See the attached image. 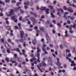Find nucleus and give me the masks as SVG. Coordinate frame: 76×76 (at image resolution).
<instances>
[{
	"instance_id": "nucleus-26",
	"label": "nucleus",
	"mask_w": 76,
	"mask_h": 76,
	"mask_svg": "<svg viewBox=\"0 0 76 76\" xmlns=\"http://www.w3.org/2000/svg\"><path fill=\"white\" fill-rule=\"evenodd\" d=\"M15 51H16L17 52H20V50L19 48H17L16 49L15 48Z\"/></svg>"
},
{
	"instance_id": "nucleus-62",
	"label": "nucleus",
	"mask_w": 76,
	"mask_h": 76,
	"mask_svg": "<svg viewBox=\"0 0 76 76\" xmlns=\"http://www.w3.org/2000/svg\"><path fill=\"white\" fill-rule=\"evenodd\" d=\"M3 12V9H0V13H1Z\"/></svg>"
},
{
	"instance_id": "nucleus-19",
	"label": "nucleus",
	"mask_w": 76,
	"mask_h": 76,
	"mask_svg": "<svg viewBox=\"0 0 76 76\" xmlns=\"http://www.w3.org/2000/svg\"><path fill=\"white\" fill-rule=\"evenodd\" d=\"M46 39L48 41L47 42V44H48V42H50V37H47Z\"/></svg>"
},
{
	"instance_id": "nucleus-30",
	"label": "nucleus",
	"mask_w": 76,
	"mask_h": 76,
	"mask_svg": "<svg viewBox=\"0 0 76 76\" xmlns=\"http://www.w3.org/2000/svg\"><path fill=\"white\" fill-rule=\"evenodd\" d=\"M8 42H10V43H11L12 42V40L8 38L7 40Z\"/></svg>"
},
{
	"instance_id": "nucleus-52",
	"label": "nucleus",
	"mask_w": 76,
	"mask_h": 76,
	"mask_svg": "<svg viewBox=\"0 0 76 76\" xmlns=\"http://www.w3.org/2000/svg\"><path fill=\"white\" fill-rule=\"evenodd\" d=\"M73 19H74V17H71L70 20H73Z\"/></svg>"
},
{
	"instance_id": "nucleus-56",
	"label": "nucleus",
	"mask_w": 76,
	"mask_h": 76,
	"mask_svg": "<svg viewBox=\"0 0 76 76\" xmlns=\"http://www.w3.org/2000/svg\"><path fill=\"white\" fill-rule=\"evenodd\" d=\"M56 3H57V2L56 1H54L53 2V4H56Z\"/></svg>"
},
{
	"instance_id": "nucleus-5",
	"label": "nucleus",
	"mask_w": 76,
	"mask_h": 76,
	"mask_svg": "<svg viewBox=\"0 0 76 76\" xmlns=\"http://www.w3.org/2000/svg\"><path fill=\"white\" fill-rule=\"evenodd\" d=\"M40 9L41 10H45L46 14H49V12H48L49 11V9H46V7H42Z\"/></svg>"
},
{
	"instance_id": "nucleus-58",
	"label": "nucleus",
	"mask_w": 76,
	"mask_h": 76,
	"mask_svg": "<svg viewBox=\"0 0 76 76\" xmlns=\"http://www.w3.org/2000/svg\"><path fill=\"white\" fill-rule=\"evenodd\" d=\"M34 28L36 30H37V29H38V27L37 26H35L34 27Z\"/></svg>"
},
{
	"instance_id": "nucleus-8",
	"label": "nucleus",
	"mask_w": 76,
	"mask_h": 76,
	"mask_svg": "<svg viewBox=\"0 0 76 76\" xmlns=\"http://www.w3.org/2000/svg\"><path fill=\"white\" fill-rule=\"evenodd\" d=\"M69 1H67L66 2V3H68V4H69V6H73L74 7H75L76 8V5H75L74 4H71Z\"/></svg>"
},
{
	"instance_id": "nucleus-12",
	"label": "nucleus",
	"mask_w": 76,
	"mask_h": 76,
	"mask_svg": "<svg viewBox=\"0 0 76 76\" xmlns=\"http://www.w3.org/2000/svg\"><path fill=\"white\" fill-rule=\"evenodd\" d=\"M21 7H18L15 8L14 9V10L15 12H18V10L21 9Z\"/></svg>"
},
{
	"instance_id": "nucleus-17",
	"label": "nucleus",
	"mask_w": 76,
	"mask_h": 76,
	"mask_svg": "<svg viewBox=\"0 0 76 76\" xmlns=\"http://www.w3.org/2000/svg\"><path fill=\"white\" fill-rule=\"evenodd\" d=\"M32 43L34 45H36V44H37V41H36V40L34 39L32 41Z\"/></svg>"
},
{
	"instance_id": "nucleus-13",
	"label": "nucleus",
	"mask_w": 76,
	"mask_h": 76,
	"mask_svg": "<svg viewBox=\"0 0 76 76\" xmlns=\"http://www.w3.org/2000/svg\"><path fill=\"white\" fill-rule=\"evenodd\" d=\"M67 10L70 12V13H72L73 12V10L70 7H68L67 9Z\"/></svg>"
},
{
	"instance_id": "nucleus-23",
	"label": "nucleus",
	"mask_w": 76,
	"mask_h": 76,
	"mask_svg": "<svg viewBox=\"0 0 76 76\" xmlns=\"http://www.w3.org/2000/svg\"><path fill=\"white\" fill-rule=\"evenodd\" d=\"M42 64L43 66H44V67H45V66H46V64L44 62V61L42 62Z\"/></svg>"
},
{
	"instance_id": "nucleus-54",
	"label": "nucleus",
	"mask_w": 76,
	"mask_h": 76,
	"mask_svg": "<svg viewBox=\"0 0 76 76\" xmlns=\"http://www.w3.org/2000/svg\"><path fill=\"white\" fill-rule=\"evenodd\" d=\"M67 23L68 24H70V21L68 20L67 21Z\"/></svg>"
},
{
	"instance_id": "nucleus-37",
	"label": "nucleus",
	"mask_w": 76,
	"mask_h": 76,
	"mask_svg": "<svg viewBox=\"0 0 76 76\" xmlns=\"http://www.w3.org/2000/svg\"><path fill=\"white\" fill-rule=\"evenodd\" d=\"M44 44H45V43H43V45L42 46V48H45V47L47 46V45H46Z\"/></svg>"
},
{
	"instance_id": "nucleus-27",
	"label": "nucleus",
	"mask_w": 76,
	"mask_h": 76,
	"mask_svg": "<svg viewBox=\"0 0 76 76\" xmlns=\"http://www.w3.org/2000/svg\"><path fill=\"white\" fill-rule=\"evenodd\" d=\"M39 29H40V30H41V31H43V32H44V30L43 27H40Z\"/></svg>"
},
{
	"instance_id": "nucleus-9",
	"label": "nucleus",
	"mask_w": 76,
	"mask_h": 76,
	"mask_svg": "<svg viewBox=\"0 0 76 76\" xmlns=\"http://www.w3.org/2000/svg\"><path fill=\"white\" fill-rule=\"evenodd\" d=\"M15 18H16V16L15 15L11 17V19L12 20H14V22H18V20L17 19H15Z\"/></svg>"
},
{
	"instance_id": "nucleus-29",
	"label": "nucleus",
	"mask_w": 76,
	"mask_h": 76,
	"mask_svg": "<svg viewBox=\"0 0 76 76\" xmlns=\"http://www.w3.org/2000/svg\"><path fill=\"white\" fill-rule=\"evenodd\" d=\"M24 5H26L28 6L29 4V2H24Z\"/></svg>"
},
{
	"instance_id": "nucleus-20",
	"label": "nucleus",
	"mask_w": 76,
	"mask_h": 76,
	"mask_svg": "<svg viewBox=\"0 0 76 76\" xmlns=\"http://www.w3.org/2000/svg\"><path fill=\"white\" fill-rule=\"evenodd\" d=\"M6 51L9 54L12 53L11 51H10V50H9V49L8 48H7V49L6 50Z\"/></svg>"
},
{
	"instance_id": "nucleus-6",
	"label": "nucleus",
	"mask_w": 76,
	"mask_h": 76,
	"mask_svg": "<svg viewBox=\"0 0 76 76\" xmlns=\"http://www.w3.org/2000/svg\"><path fill=\"white\" fill-rule=\"evenodd\" d=\"M48 61L49 63V64H50V66H52V63L53 62V60H52V58L50 57H49L48 59Z\"/></svg>"
},
{
	"instance_id": "nucleus-14",
	"label": "nucleus",
	"mask_w": 76,
	"mask_h": 76,
	"mask_svg": "<svg viewBox=\"0 0 76 76\" xmlns=\"http://www.w3.org/2000/svg\"><path fill=\"white\" fill-rule=\"evenodd\" d=\"M22 51L23 53L22 54L23 55V56H24L26 57H27V55L25 54V50L24 49H23L22 50Z\"/></svg>"
},
{
	"instance_id": "nucleus-64",
	"label": "nucleus",
	"mask_w": 76,
	"mask_h": 76,
	"mask_svg": "<svg viewBox=\"0 0 76 76\" xmlns=\"http://www.w3.org/2000/svg\"><path fill=\"white\" fill-rule=\"evenodd\" d=\"M14 56L15 58H17V55L16 54H15L14 55Z\"/></svg>"
},
{
	"instance_id": "nucleus-3",
	"label": "nucleus",
	"mask_w": 76,
	"mask_h": 76,
	"mask_svg": "<svg viewBox=\"0 0 76 76\" xmlns=\"http://www.w3.org/2000/svg\"><path fill=\"white\" fill-rule=\"evenodd\" d=\"M20 37L22 39H20V41L21 42H23V41L26 40V39H25V38H24V39H23V35H24V32L22 31H20Z\"/></svg>"
},
{
	"instance_id": "nucleus-15",
	"label": "nucleus",
	"mask_w": 76,
	"mask_h": 76,
	"mask_svg": "<svg viewBox=\"0 0 76 76\" xmlns=\"http://www.w3.org/2000/svg\"><path fill=\"white\" fill-rule=\"evenodd\" d=\"M57 11L58 12H59V11H60L61 13H63V10L62 9L58 8V9H57Z\"/></svg>"
},
{
	"instance_id": "nucleus-38",
	"label": "nucleus",
	"mask_w": 76,
	"mask_h": 76,
	"mask_svg": "<svg viewBox=\"0 0 76 76\" xmlns=\"http://www.w3.org/2000/svg\"><path fill=\"white\" fill-rule=\"evenodd\" d=\"M20 13L21 14L23 13H24V11H23V10H20Z\"/></svg>"
},
{
	"instance_id": "nucleus-41",
	"label": "nucleus",
	"mask_w": 76,
	"mask_h": 76,
	"mask_svg": "<svg viewBox=\"0 0 76 76\" xmlns=\"http://www.w3.org/2000/svg\"><path fill=\"white\" fill-rule=\"evenodd\" d=\"M63 8L64 9V10H67V7L65 6H64L63 7Z\"/></svg>"
},
{
	"instance_id": "nucleus-50",
	"label": "nucleus",
	"mask_w": 76,
	"mask_h": 76,
	"mask_svg": "<svg viewBox=\"0 0 76 76\" xmlns=\"http://www.w3.org/2000/svg\"><path fill=\"white\" fill-rule=\"evenodd\" d=\"M31 48H32V49H33V50H36V47H33L32 46Z\"/></svg>"
},
{
	"instance_id": "nucleus-63",
	"label": "nucleus",
	"mask_w": 76,
	"mask_h": 76,
	"mask_svg": "<svg viewBox=\"0 0 76 76\" xmlns=\"http://www.w3.org/2000/svg\"><path fill=\"white\" fill-rule=\"evenodd\" d=\"M52 32H53V34H55L56 32V31H55V30L53 29V30Z\"/></svg>"
},
{
	"instance_id": "nucleus-21",
	"label": "nucleus",
	"mask_w": 76,
	"mask_h": 76,
	"mask_svg": "<svg viewBox=\"0 0 76 76\" xmlns=\"http://www.w3.org/2000/svg\"><path fill=\"white\" fill-rule=\"evenodd\" d=\"M37 67L38 69L39 70V71L40 72L42 73V72H43V71H42V69H41V68H40V67H39V66H37Z\"/></svg>"
},
{
	"instance_id": "nucleus-60",
	"label": "nucleus",
	"mask_w": 76,
	"mask_h": 76,
	"mask_svg": "<svg viewBox=\"0 0 76 76\" xmlns=\"http://www.w3.org/2000/svg\"><path fill=\"white\" fill-rule=\"evenodd\" d=\"M22 17H20L19 18V20H22Z\"/></svg>"
},
{
	"instance_id": "nucleus-44",
	"label": "nucleus",
	"mask_w": 76,
	"mask_h": 76,
	"mask_svg": "<svg viewBox=\"0 0 76 76\" xmlns=\"http://www.w3.org/2000/svg\"><path fill=\"white\" fill-rule=\"evenodd\" d=\"M39 30H37V32L36 33V37H38V32H39Z\"/></svg>"
},
{
	"instance_id": "nucleus-33",
	"label": "nucleus",
	"mask_w": 76,
	"mask_h": 76,
	"mask_svg": "<svg viewBox=\"0 0 76 76\" xmlns=\"http://www.w3.org/2000/svg\"><path fill=\"white\" fill-rule=\"evenodd\" d=\"M7 28L8 30H10L11 29V28L10 26H7Z\"/></svg>"
},
{
	"instance_id": "nucleus-45",
	"label": "nucleus",
	"mask_w": 76,
	"mask_h": 76,
	"mask_svg": "<svg viewBox=\"0 0 76 76\" xmlns=\"http://www.w3.org/2000/svg\"><path fill=\"white\" fill-rule=\"evenodd\" d=\"M41 41H42V42H43V43H45L44 42V39L43 38H42L41 39Z\"/></svg>"
},
{
	"instance_id": "nucleus-40",
	"label": "nucleus",
	"mask_w": 76,
	"mask_h": 76,
	"mask_svg": "<svg viewBox=\"0 0 76 76\" xmlns=\"http://www.w3.org/2000/svg\"><path fill=\"white\" fill-rule=\"evenodd\" d=\"M5 60L7 61L8 62V61H9V58H5Z\"/></svg>"
},
{
	"instance_id": "nucleus-31",
	"label": "nucleus",
	"mask_w": 76,
	"mask_h": 76,
	"mask_svg": "<svg viewBox=\"0 0 76 76\" xmlns=\"http://www.w3.org/2000/svg\"><path fill=\"white\" fill-rule=\"evenodd\" d=\"M18 25L19 26H20V27H19L20 30L22 29V28L21 27H20V25H21L20 23H18Z\"/></svg>"
},
{
	"instance_id": "nucleus-28",
	"label": "nucleus",
	"mask_w": 76,
	"mask_h": 76,
	"mask_svg": "<svg viewBox=\"0 0 76 76\" xmlns=\"http://www.w3.org/2000/svg\"><path fill=\"white\" fill-rule=\"evenodd\" d=\"M3 4L4 6L5 4H4V2H2L1 1H0V4Z\"/></svg>"
},
{
	"instance_id": "nucleus-24",
	"label": "nucleus",
	"mask_w": 76,
	"mask_h": 76,
	"mask_svg": "<svg viewBox=\"0 0 76 76\" xmlns=\"http://www.w3.org/2000/svg\"><path fill=\"white\" fill-rule=\"evenodd\" d=\"M67 33H68V31H65V37H67L68 36V34H67Z\"/></svg>"
},
{
	"instance_id": "nucleus-39",
	"label": "nucleus",
	"mask_w": 76,
	"mask_h": 76,
	"mask_svg": "<svg viewBox=\"0 0 76 76\" xmlns=\"http://www.w3.org/2000/svg\"><path fill=\"white\" fill-rule=\"evenodd\" d=\"M57 25L58 26H59V27H60L61 26V25L60 24V23H57Z\"/></svg>"
},
{
	"instance_id": "nucleus-16",
	"label": "nucleus",
	"mask_w": 76,
	"mask_h": 76,
	"mask_svg": "<svg viewBox=\"0 0 76 76\" xmlns=\"http://www.w3.org/2000/svg\"><path fill=\"white\" fill-rule=\"evenodd\" d=\"M9 19V18H6L4 19L5 20H6V24H7V25H8L9 24V21L7 20Z\"/></svg>"
},
{
	"instance_id": "nucleus-10",
	"label": "nucleus",
	"mask_w": 76,
	"mask_h": 76,
	"mask_svg": "<svg viewBox=\"0 0 76 76\" xmlns=\"http://www.w3.org/2000/svg\"><path fill=\"white\" fill-rule=\"evenodd\" d=\"M72 25H71L69 28V32L71 34L73 33V31L72 30Z\"/></svg>"
},
{
	"instance_id": "nucleus-34",
	"label": "nucleus",
	"mask_w": 76,
	"mask_h": 76,
	"mask_svg": "<svg viewBox=\"0 0 76 76\" xmlns=\"http://www.w3.org/2000/svg\"><path fill=\"white\" fill-rule=\"evenodd\" d=\"M10 32L11 33L10 34V35L11 36H13V33H12V32H13V30H11Z\"/></svg>"
},
{
	"instance_id": "nucleus-18",
	"label": "nucleus",
	"mask_w": 76,
	"mask_h": 76,
	"mask_svg": "<svg viewBox=\"0 0 76 76\" xmlns=\"http://www.w3.org/2000/svg\"><path fill=\"white\" fill-rule=\"evenodd\" d=\"M12 63H15V66H16L17 65H18V63H17V62H16V61H12Z\"/></svg>"
},
{
	"instance_id": "nucleus-32",
	"label": "nucleus",
	"mask_w": 76,
	"mask_h": 76,
	"mask_svg": "<svg viewBox=\"0 0 76 76\" xmlns=\"http://www.w3.org/2000/svg\"><path fill=\"white\" fill-rule=\"evenodd\" d=\"M1 42H2V43H4V38H1Z\"/></svg>"
},
{
	"instance_id": "nucleus-4",
	"label": "nucleus",
	"mask_w": 76,
	"mask_h": 76,
	"mask_svg": "<svg viewBox=\"0 0 76 76\" xmlns=\"http://www.w3.org/2000/svg\"><path fill=\"white\" fill-rule=\"evenodd\" d=\"M66 60H68L69 62H71L72 64H71V66H75L76 64H75V62L74 61H72V59L70 58H69L68 56H66Z\"/></svg>"
},
{
	"instance_id": "nucleus-48",
	"label": "nucleus",
	"mask_w": 76,
	"mask_h": 76,
	"mask_svg": "<svg viewBox=\"0 0 76 76\" xmlns=\"http://www.w3.org/2000/svg\"><path fill=\"white\" fill-rule=\"evenodd\" d=\"M49 26L50 27H53V26H54V25L51 24V23H50V25H49Z\"/></svg>"
},
{
	"instance_id": "nucleus-25",
	"label": "nucleus",
	"mask_w": 76,
	"mask_h": 76,
	"mask_svg": "<svg viewBox=\"0 0 76 76\" xmlns=\"http://www.w3.org/2000/svg\"><path fill=\"white\" fill-rule=\"evenodd\" d=\"M56 64L58 66H60V65H61V64L59 61H57V63H56Z\"/></svg>"
},
{
	"instance_id": "nucleus-43",
	"label": "nucleus",
	"mask_w": 76,
	"mask_h": 76,
	"mask_svg": "<svg viewBox=\"0 0 76 76\" xmlns=\"http://www.w3.org/2000/svg\"><path fill=\"white\" fill-rule=\"evenodd\" d=\"M21 4V2H18L17 3V6H18L19 5V4Z\"/></svg>"
},
{
	"instance_id": "nucleus-53",
	"label": "nucleus",
	"mask_w": 76,
	"mask_h": 76,
	"mask_svg": "<svg viewBox=\"0 0 76 76\" xmlns=\"http://www.w3.org/2000/svg\"><path fill=\"white\" fill-rule=\"evenodd\" d=\"M44 1L45 3H48V0H44Z\"/></svg>"
},
{
	"instance_id": "nucleus-57",
	"label": "nucleus",
	"mask_w": 76,
	"mask_h": 76,
	"mask_svg": "<svg viewBox=\"0 0 76 76\" xmlns=\"http://www.w3.org/2000/svg\"><path fill=\"white\" fill-rule=\"evenodd\" d=\"M53 22L54 23V24H56V20H53Z\"/></svg>"
},
{
	"instance_id": "nucleus-47",
	"label": "nucleus",
	"mask_w": 76,
	"mask_h": 76,
	"mask_svg": "<svg viewBox=\"0 0 76 76\" xmlns=\"http://www.w3.org/2000/svg\"><path fill=\"white\" fill-rule=\"evenodd\" d=\"M5 2L6 3H9L10 2V0H5Z\"/></svg>"
},
{
	"instance_id": "nucleus-7",
	"label": "nucleus",
	"mask_w": 76,
	"mask_h": 76,
	"mask_svg": "<svg viewBox=\"0 0 76 76\" xmlns=\"http://www.w3.org/2000/svg\"><path fill=\"white\" fill-rule=\"evenodd\" d=\"M9 14H7V12L6 13V15H7V16H10L12 15H13L14 14V13L13 12V10L11 9L10 12H9Z\"/></svg>"
},
{
	"instance_id": "nucleus-51",
	"label": "nucleus",
	"mask_w": 76,
	"mask_h": 76,
	"mask_svg": "<svg viewBox=\"0 0 76 76\" xmlns=\"http://www.w3.org/2000/svg\"><path fill=\"white\" fill-rule=\"evenodd\" d=\"M27 30L28 31H32V29H28Z\"/></svg>"
},
{
	"instance_id": "nucleus-59",
	"label": "nucleus",
	"mask_w": 76,
	"mask_h": 76,
	"mask_svg": "<svg viewBox=\"0 0 76 76\" xmlns=\"http://www.w3.org/2000/svg\"><path fill=\"white\" fill-rule=\"evenodd\" d=\"M66 52H67V53H69V52H70V50H69V49H66Z\"/></svg>"
},
{
	"instance_id": "nucleus-11",
	"label": "nucleus",
	"mask_w": 76,
	"mask_h": 76,
	"mask_svg": "<svg viewBox=\"0 0 76 76\" xmlns=\"http://www.w3.org/2000/svg\"><path fill=\"white\" fill-rule=\"evenodd\" d=\"M30 20H32L34 23H37V20H35V19L34 18H33V17L30 18Z\"/></svg>"
},
{
	"instance_id": "nucleus-61",
	"label": "nucleus",
	"mask_w": 76,
	"mask_h": 76,
	"mask_svg": "<svg viewBox=\"0 0 76 76\" xmlns=\"http://www.w3.org/2000/svg\"><path fill=\"white\" fill-rule=\"evenodd\" d=\"M49 46L50 47H53V45L52 44H50L49 45Z\"/></svg>"
},
{
	"instance_id": "nucleus-49",
	"label": "nucleus",
	"mask_w": 76,
	"mask_h": 76,
	"mask_svg": "<svg viewBox=\"0 0 76 76\" xmlns=\"http://www.w3.org/2000/svg\"><path fill=\"white\" fill-rule=\"evenodd\" d=\"M22 64H23V65H25V64H26V62L25 61L22 62Z\"/></svg>"
},
{
	"instance_id": "nucleus-55",
	"label": "nucleus",
	"mask_w": 76,
	"mask_h": 76,
	"mask_svg": "<svg viewBox=\"0 0 76 76\" xmlns=\"http://www.w3.org/2000/svg\"><path fill=\"white\" fill-rule=\"evenodd\" d=\"M58 12L57 13V15H58V16H60V12H59V11H58Z\"/></svg>"
},
{
	"instance_id": "nucleus-2",
	"label": "nucleus",
	"mask_w": 76,
	"mask_h": 76,
	"mask_svg": "<svg viewBox=\"0 0 76 76\" xmlns=\"http://www.w3.org/2000/svg\"><path fill=\"white\" fill-rule=\"evenodd\" d=\"M37 54H36V56L37 57V61L39 63L40 62L39 61V55L40 53L39 52H41V50L39 49V48L38 47L37 48Z\"/></svg>"
},
{
	"instance_id": "nucleus-22",
	"label": "nucleus",
	"mask_w": 76,
	"mask_h": 76,
	"mask_svg": "<svg viewBox=\"0 0 76 76\" xmlns=\"http://www.w3.org/2000/svg\"><path fill=\"white\" fill-rule=\"evenodd\" d=\"M30 13L31 14H32L33 15H34V16L36 18L37 17V14L35 13H34L32 12H30Z\"/></svg>"
},
{
	"instance_id": "nucleus-36",
	"label": "nucleus",
	"mask_w": 76,
	"mask_h": 76,
	"mask_svg": "<svg viewBox=\"0 0 76 76\" xmlns=\"http://www.w3.org/2000/svg\"><path fill=\"white\" fill-rule=\"evenodd\" d=\"M26 20L27 21H28V25H30V23H31V22H30V21H29V20L27 19Z\"/></svg>"
},
{
	"instance_id": "nucleus-46",
	"label": "nucleus",
	"mask_w": 76,
	"mask_h": 76,
	"mask_svg": "<svg viewBox=\"0 0 76 76\" xmlns=\"http://www.w3.org/2000/svg\"><path fill=\"white\" fill-rule=\"evenodd\" d=\"M15 29H19L18 27L16 26H15Z\"/></svg>"
},
{
	"instance_id": "nucleus-1",
	"label": "nucleus",
	"mask_w": 76,
	"mask_h": 76,
	"mask_svg": "<svg viewBox=\"0 0 76 76\" xmlns=\"http://www.w3.org/2000/svg\"><path fill=\"white\" fill-rule=\"evenodd\" d=\"M48 7L49 8H50V15L52 18H54V15H53V13H54L55 12V10L53 9L54 7L52 5H49Z\"/></svg>"
},
{
	"instance_id": "nucleus-42",
	"label": "nucleus",
	"mask_w": 76,
	"mask_h": 76,
	"mask_svg": "<svg viewBox=\"0 0 76 76\" xmlns=\"http://www.w3.org/2000/svg\"><path fill=\"white\" fill-rule=\"evenodd\" d=\"M42 50L43 51H44V52L46 51V49H45V48H42Z\"/></svg>"
},
{
	"instance_id": "nucleus-35",
	"label": "nucleus",
	"mask_w": 76,
	"mask_h": 76,
	"mask_svg": "<svg viewBox=\"0 0 76 76\" xmlns=\"http://www.w3.org/2000/svg\"><path fill=\"white\" fill-rule=\"evenodd\" d=\"M76 24L74 23L73 26H72V27H73V28H74L75 29L76 28Z\"/></svg>"
}]
</instances>
